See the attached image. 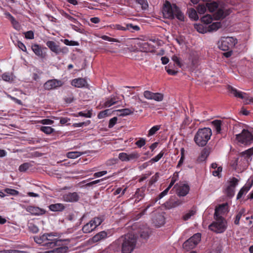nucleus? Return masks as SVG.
Masks as SVG:
<instances>
[{
    "mask_svg": "<svg viewBox=\"0 0 253 253\" xmlns=\"http://www.w3.org/2000/svg\"><path fill=\"white\" fill-rule=\"evenodd\" d=\"M138 236L134 232L122 236L114 244L121 246L122 253H131L135 248Z\"/></svg>",
    "mask_w": 253,
    "mask_h": 253,
    "instance_id": "obj_1",
    "label": "nucleus"
},
{
    "mask_svg": "<svg viewBox=\"0 0 253 253\" xmlns=\"http://www.w3.org/2000/svg\"><path fill=\"white\" fill-rule=\"evenodd\" d=\"M163 13L165 18L171 20L176 18L181 21H184V14L179 7L176 4H171L168 0H166L164 4Z\"/></svg>",
    "mask_w": 253,
    "mask_h": 253,
    "instance_id": "obj_2",
    "label": "nucleus"
},
{
    "mask_svg": "<svg viewBox=\"0 0 253 253\" xmlns=\"http://www.w3.org/2000/svg\"><path fill=\"white\" fill-rule=\"evenodd\" d=\"M211 135L210 127H202L199 129L194 137V141L199 146H204L206 145Z\"/></svg>",
    "mask_w": 253,
    "mask_h": 253,
    "instance_id": "obj_3",
    "label": "nucleus"
},
{
    "mask_svg": "<svg viewBox=\"0 0 253 253\" xmlns=\"http://www.w3.org/2000/svg\"><path fill=\"white\" fill-rule=\"evenodd\" d=\"M48 236L46 234H44L41 236H36L34 237V241L37 244L50 248H52L56 246H60V243L62 241L61 240L48 239Z\"/></svg>",
    "mask_w": 253,
    "mask_h": 253,
    "instance_id": "obj_4",
    "label": "nucleus"
},
{
    "mask_svg": "<svg viewBox=\"0 0 253 253\" xmlns=\"http://www.w3.org/2000/svg\"><path fill=\"white\" fill-rule=\"evenodd\" d=\"M213 221L209 226V229L216 233H223L226 229L227 222L223 217L214 218Z\"/></svg>",
    "mask_w": 253,
    "mask_h": 253,
    "instance_id": "obj_5",
    "label": "nucleus"
},
{
    "mask_svg": "<svg viewBox=\"0 0 253 253\" xmlns=\"http://www.w3.org/2000/svg\"><path fill=\"white\" fill-rule=\"evenodd\" d=\"M238 142L244 145H250L253 142V130L244 129L240 134L236 135Z\"/></svg>",
    "mask_w": 253,
    "mask_h": 253,
    "instance_id": "obj_6",
    "label": "nucleus"
},
{
    "mask_svg": "<svg viewBox=\"0 0 253 253\" xmlns=\"http://www.w3.org/2000/svg\"><path fill=\"white\" fill-rule=\"evenodd\" d=\"M237 43L236 39L233 37L222 38L218 42V48L223 51H228Z\"/></svg>",
    "mask_w": 253,
    "mask_h": 253,
    "instance_id": "obj_7",
    "label": "nucleus"
},
{
    "mask_svg": "<svg viewBox=\"0 0 253 253\" xmlns=\"http://www.w3.org/2000/svg\"><path fill=\"white\" fill-rule=\"evenodd\" d=\"M201 235L200 233L195 234L192 237L186 240L183 244V248L189 251L195 248L201 241Z\"/></svg>",
    "mask_w": 253,
    "mask_h": 253,
    "instance_id": "obj_8",
    "label": "nucleus"
},
{
    "mask_svg": "<svg viewBox=\"0 0 253 253\" xmlns=\"http://www.w3.org/2000/svg\"><path fill=\"white\" fill-rule=\"evenodd\" d=\"M207 125H212L213 126H230L231 125H232L233 126H237V124L234 120H230L228 119L222 120H215L213 121L208 122Z\"/></svg>",
    "mask_w": 253,
    "mask_h": 253,
    "instance_id": "obj_9",
    "label": "nucleus"
},
{
    "mask_svg": "<svg viewBox=\"0 0 253 253\" xmlns=\"http://www.w3.org/2000/svg\"><path fill=\"white\" fill-rule=\"evenodd\" d=\"M239 180L235 177H232L229 181V185L226 188L225 192L227 196L230 198L234 196L235 188L238 184Z\"/></svg>",
    "mask_w": 253,
    "mask_h": 253,
    "instance_id": "obj_10",
    "label": "nucleus"
},
{
    "mask_svg": "<svg viewBox=\"0 0 253 253\" xmlns=\"http://www.w3.org/2000/svg\"><path fill=\"white\" fill-rule=\"evenodd\" d=\"M228 205L227 203L219 205L215 209L214 218L223 217L222 216L228 213Z\"/></svg>",
    "mask_w": 253,
    "mask_h": 253,
    "instance_id": "obj_11",
    "label": "nucleus"
},
{
    "mask_svg": "<svg viewBox=\"0 0 253 253\" xmlns=\"http://www.w3.org/2000/svg\"><path fill=\"white\" fill-rule=\"evenodd\" d=\"M62 84L60 81L52 79L46 82L43 84V87L45 90H49L60 86Z\"/></svg>",
    "mask_w": 253,
    "mask_h": 253,
    "instance_id": "obj_12",
    "label": "nucleus"
},
{
    "mask_svg": "<svg viewBox=\"0 0 253 253\" xmlns=\"http://www.w3.org/2000/svg\"><path fill=\"white\" fill-rule=\"evenodd\" d=\"M26 211L34 215H42L45 214L46 211L44 209L38 207L29 206L26 209Z\"/></svg>",
    "mask_w": 253,
    "mask_h": 253,
    "instance_id": "obj_13",
    "label": "nucleus"
},
{
    "mask_svg": "<svg viewBox=\"0 0 253 253\" xmlns=\"http://www.w3.org/2000/svg\"><path fill=\"white\" fill-rule=\"evenodd\" d=\"M119 98L117 95H111L110 98L107 99L102 106L101 105H98L97 108L100 109L102 108L109 107L114 104H116L119 101Z\"/></svg>",
    "mask_w": 253,
    "mask_h": 253,
    "instance_id": "obj_14",
    "label": "nucleus"
},
{
    "mask_svg": "<svg viewBox=\"0 0 253 253\" xmlns=\"http://www.w3.org/2000/svg\"><path fill=\"white\" fill-rule=\"evenodd\" d=\"M228 89L229 92L232 94L236 97L241 99L248 98V96L246 93L239 91L232 86L229 85L228 87Z\"/></svg>",
    "mask_w": 253,
    "mask_h": 253,
    "instance_id": "obj_15",
    "label": "nucleus"
},
{
    "mask_svg": "<svg viewBox=\"0 0 253 253\" xmlns=\"http://www.w3.org/2000/svg\"><path fill=\"white\" fill-rule=\"evenodd\" d=\"M189 189V186L187 184H180L177 188L176 194L179 197L185 196L188 193Z\"/></svg>",
    "mask_w": 253,
    "mask_h": 253,
    "instance_id": "obj_16",
    "label": "nucleus"
},
{
    "mask_svg": "<svg viewBox=\"0 0 253 253\" xmlns=\"http://www.w3.org/2000/svg\"><path fill=\"white\" fill-rule=\"evenodd\" d=\"M63 199L67 202H75L79 200V196L76 192L68 193L63 195Z\"/></svg>",
    "mask_w": 253,
    "mask_h": 253,
    "instance_id": "obj_17",
    "label": "nucleus"
},
{
    "mask_svg": "<svg viewBox=\"0 0 253 253\" xmlns=\"http://www.w3.org/2000/svg\"><path fill=\"white\" fill-rule=\"evenodd\" d=\"M87 84L86 81L83 78H77L73 79L71 82V84L78 88L84 87Z\"/></svg>",
    "mask_w": 253,
    "mask_h": 253,
    "instance_id": "obj_18",
    "label": "nucleus"
},
{
    "mask_svg": "<svg viewBox=\"0 0 253 253\" xmlns=\"http://www.w3.org/2000/svg\"><path fill=\"white\" fill-rule=\"evenodd\" d=\"M211 153L210 148L205 147L201 151L200 155L198 157L197 161L198 163H201L205 161Z\"/></svg>",
    "mask_w": 253,
    "mask_h": 253,
    "instance_id": "obj_19",
    "label": "nucleus"
},
{
    "mask_svg": "<svg viewBox=\"0 0 253 253\" xmlns=\"http://www.w3.org/2000/svg\"><path fill=\"white\" fill-rule=\"evenodd\" d=\"M62 242H69L70 240L69 239H65L64 240H61ZM60 244V246H58L59 247L53 249L54 253H66L68 252L69 250V248L66 245H63V244Z\"/></svg>",
    "mask_w": 253,
    "mask_h": 253,
    "instance_id": "obj_20",
    "label": "nucleus"
},
{
    "mask_svg": "<svg viewBox=\"0 0 253 253\" xmlns=\"http://www.w3.org/2000/svg\"><path fill=\"white\" fill-rule=\"evenodd\" d=\"M107 236V233L105 231H102L95 235H94L92 238V240L93 242L96 243L100 241L101 240H103L105 239Z\"/></svg>",
    "mask_w": 253,
    "mask_h": 253,
    "instance_id": "obj_21",
    "label": "nucleus"
},
{
    "mask_svg": "<svg viewBox=\"0 0 253 253\" xmlns=\"http://www.w3.org/2000/svg\"><path fill=\"white\" fill-rule=\"evenodd\" d=\"M46 45L51 51L54 52L56 54H58L59 45H57L54 42L48 41L46 42Z\"/></svg>",
    "mask_w": 253,
    "mask_h": 253,
    "instance_id": "obj_22",
    "label": "nucleus"
},
{
    "mask_svg": "<svg viewBox=\"0 0 253 253\" xmlns=\"http://www.w3.org/2000/svg\"><path fill=\"white\" fill-rule=\"evenodd\" d=\"M49 210L53 211H62L65 209V206L61 203L51 204L48 207Z\"/></svg>",
    "mask_w": 253,
    "mask_h": 253,
    "instance_id": "obj_23",
    "label": "nucleus"
},
{
    "mask_svg": "<svg viewBox=\"0 0 253 253\" xmlns=\"http://www.w3.org/2000/svg\"><path fill=\"white\" fill-rule=\"evenodd\" d=\"M7 16L9 17V19L13 27L17 31H20L21 29V25L18 22L15 18L11 15L9 13H7Z\"/></svg>",
    "mask_w": 253,
    "mask_h": 253,
    "instance_id": "obj_24",
    "label": "nucleus"
},
{
    "mask_svg": "<svg viewBox=\"0 0 253 253\" xmlns=\"http://www.w3.org/2000/svg\"><path fill=\"white\" fill-rule=\"evenodd\" d=\"M32 49L33 51V52L35 53V54L41 58H43L44 57V55L42 50V48L39 44H34L32 45Z\"/></svg>",
    "mask_w": 253,
    "mask_h": 253,
    "instance_id": "obj_25",
    "label": "nucleus"
},
{
    "mask_svg": "<svg viewBox=\"0 0 253 253\" xmlns=\"http://www.w3.org/2000/svg\"><path fill=\"white\" fill-rule=\"evenodd\" d=\"M221 23L220 22H215L212 23L211 24L207 25V31L208 32H212L217 31L218 29L221 28Z\"/></svg>",
    "mask_w": 253,
    "mask_h": 253,
    "instance_id": "obj_26",
    "label": "nucleus"
},
{
    "mask_svg": "<svg viewBox=\"0 0 253 253\" xmlns=\"http://www.w3.org/2000/svg\"><path fill=\"white\" fill-rule=\"evenodd\" d=\"M227 15V14L225 13L223 9L219 8L214 14L213 16L215 19L219 20L225 18Z\"/></svg>",
    "mask_w": 253,
    "mask_h": 253,
    "instance_id": "obj_27",
    "label": "nucleus"
},
{
    "mask_svg": "<svg viewBox=\"0 0 253 253\" xmlns=\"http://www.w3.org/2000/svg\"><path fill=\"white\" fill-rule=\"evenodd\" d=\"M95 229L94 226L93 225V223L90 221L83 227L82 230L84 233H88L92 232Z\"/></svg>",
    "mask_w": 253,
    "mask_h": 253,
    "instance_id": "obj_28",
    "label": "nucleus"
},
{
    "mask_svg": "<svg viewBox=\"0 0 253 253\" xmlns=\"http://www.w3.org/2000/svg\"><path fill=\"white\" fill-rule=\"evenodd\" d=\"M252 186V184H251L249 186H244L239 191V193L237 194V199H240L242 198L243 195L244 194H246L250 189Z\"/></svg>",
    "mask_w": 253,
    "mask_h": 253,
    "instance_id": "obj_29",
    "label": "nucleus"
},
{
    "mask_svg": "<svg viewBox=\"0 0 253 253\" xmlns=\"http://www.w3.org/2000/svg\"><path fill=\"white\" fill-rule=\"evenodd\" d=\"M118 111L120 113V116H125L133 113L134 111V109L132 107H131L130 108H125L119 110Z\"/></svg>",
    "mask_w": 253,
    "mask_h": 253,
    "instance_id": "obj_30",
    "label": "nucleus"
},
{
    "mask_svg": "<svg viewBox=\"0 0 253 253\" xmlns=\"http://www.w3.org/2000/svg\"><path fill=\"white\" fill-rule=\"evenodd\" d=\"M196 10L193 8H191L188 9L189 17L190 19H193L195 21L198 20L199 17Z\"/></svg>",
    "mask_w": 253,
    "mask_h": 253,
    "instance_id": "obj_31",
    "label": "nucleus"
},
{
    "mask_svg": "<svg viewBox=\"0 0 253 253\" xmlns=\"http://www.w3.org/2000/svg\"><path fill=\"white\" fill-rule=\"evenodd\" d=\"M207 8L210 12H212L218 7V4L215 1L206 3Z\"/></svg>",
    "mask_w": 253,
    "mask_h": 253,
    "instance_id": "obj_32",
    "label": "nucleus"
},
{
    "mask_svg": "<svg viewBox=\"0 0 253 253\" xmlns=\"http://www.w3.org/2000/svg\"><path fill=\"white\" fill-rule=\"evenodd\" d=\"M201 20L202 23L205 24L206 25H208V24L212 22L213 18L211 15L207 14L203 16Z\"/></svg>",
    "mask_w": 253,
    "mask_h": 253,
    "instance_id": "obj_33",
    "label": "nucleus"
},
{
    "mask_svg": "<svg viewBox=\"0 0 253 253\" xmlns=\"http://www.w3.org/2000/svg\"><path fill=\"white\" fill-rule=\"evenodd\" d=\"M84 154V153L83 152H80L78 151H73L68 152L66 155L68 158L76 159Z\"/></svg>",
    "mask_w": 253,
    "mask_h": 253,
    "instance_id": "obj_34",
    "label": "nucleus"
},
{
    "mask_svg": "<svg viewBox=\"0 0 253 253\" xmlns=\"http://www.w3.org/2000/svg\"><path fill=\"white\" fill-rule=\"evenodd\" d=\"M151 232L150 229L145 228L140 232V236L142 239H147L149 238Z\"/></svg>",
    "mask_w": 253,
    "mask_h": 253,
    "instance_id": "obj_35",
    "label": "nucleus"
},
{
    "mask_svg": "<svg viewBox=\"0 0 253 253\" xmlns=\"http://www.w3.org/2000/svg\"><path fill=\"white\" fill-rule=\"evenodd\" d=\"M111 113L112 111L111 109H106L104 111L100 112L97 115V117L99 119H102L111 115Z\"/></svg>",
    "mask_w": 253,
    "mask_h": 253,
    "instance_id": "obj_36",
    "label": "nucleus"
},
{
    "mask_svg": "<svg viewBox=\"0 0 253 253\" xmlns=\"http://www.w3.org/2000/svg\"><path fill=\"white\" fill-rule=\"evenodd\" d=\"M207 5L206 3H202V4H199L197 7V10L199 14H203L205 13V12L207 10Z\"/></svg>",
    "mask_w": 253,
    "mask_h": 253,
    "instance_id": "obj_37",
    "label": "nucleus"
},
{
    "mask_svg": "<svg viewBox=\"0 0 253 253\" xmlns=\"http://www.w3.org/2000/svg\"><path fill=\"white\" fill-rule=\"evenodd\" d=\"M196 29H197V31L200 33L204 34L208 32V31H207V25H197Z\"/></svg>",
    "mask_w": 253,
    "mask_h": 253,
    "instance_id": "obj_38",
    "label": "nucleus"
},
{
    "mask_svg": "<svg viewBox=\"0 0 253 253\" xmlns=\"http://www.w3.org/2000/svg\"><path fill=\"white\" fill-rule=\"evenodd\" d=\"M90 221L93 223V225L94 226L95 228H96L103 222V219L101 217H95L91 220Z\"/></svg>",
    "mask_w": 253,
    "mask_h": 253,
    "instance_id": "obj_39",
    "label": "nucleus"
},
{
    "mask_svg": "<svg viewBox=\"0 0 253 253\" xmlns=\"http://www.w3.org/2000/svg\"><path fill=\"white\" fill-rule=\"evenodd\" d=\"M32 166V165L30 163H25L19 166V170L21 172H25Z\"/></svg>",
    "mask_w": 253,
    "mask_h": 253,
    "instance_id": "obj_40",
    "label": "nucleus"
},
{
    "mask_svg": "<svg viewBox=\"0 0 253 253\" xmlns=\"http://www.w3.org/2000/svg\"><path fill=\"white\" fill-rule=\"evenodd\" d=\"M136 2L141 5V8L143 10H146L148 8V4L147 0H135Z\"/></svg>",
    "mask_w": 253,
    "mask_h": 253,
    "instance_id": "obj_41",
    "label": "nucleus"
},
{
    "mask_svg": "<svg viewBox=\"0 0 253 253\" xmlns=\"http://www.w3.org/2000/svg\"><path fill=\"white\" fill-rule=\"evenodd\" d=\"M245 212V210L244 209H241L237 213L235 219L234 220V223L236 225H238L239 224V221L242 215L244 214Z\"/></svg>",
    "mask_w": 253,
    "mask_h": 253,
    "instance_id": "obj_42",
    "label": "nucleus"
},
{
    "mask_svg": "<svg viewBox=\"0 0 253 253\" xmlns=\"http://www.w3.org/2000/svg\"><path fill=\"white\" fill-rule=\"evenodd\" d=\"M164 99V95L161 93H154L153 94L152 100H154L157 101H161Z\"/></svg>",
    "mask_w": 253,
    "mask_h": 253,
    "instance_id": "obj_43",
    "label": "nucleus"
},
{
    "mask_svg": "<svg viewBox=\"0 0 253 253\" xmlns=\"http://www.w3.org/2000/svg\"><path fill=\"white\" fill-rule=\"evenodd\" d=\"M183 203V201H182L180 200H177L175 201H170L169 202V208H175L176 207L181 205V204H182Z\"/></svg>",
    "mask_w": 253,
    "mask_h": 253,
    "instance_id": "obj_44",
    "label": "nucleus"
},
{
    "mask_svg": "<svg viewBox=\"0 0 253 253\" xmlns=\"http://www.w3.org/2000/svg\"><path fill=\"white\" fill-rule=\"evenodd\" d=\"M61 41L66 45L69 46H77L79 45L78 42L74 41H69L68 39L61 40Z\"/></svg>",
    "mask_w": 253,
    "mask_h": 253,
    "instance_id": "obj_45",
    "label": "nucleus"
},
{
    "mask_svg": "<svg viewBox=\"0 0 253 253\" xmlns=\"http://www.w3.org/2000/svg\"><path fill=\"white\" fill-rule=\"evenodd\" d=\"M126 28L127 30H130L131 32L138 31L140 30V28L137 25H133L132 24H126Z\"/></svg>",
    "mask_w": 253,
    "mask_h": 253,
    "instance_id": "obj_46",
    "label": "nucleus"
},
{
    "mask_svg": "<svg viewBox=\"0 0 253 253\" xmlns=\"http://www.w3.org/2000/svg\"><path fill=\"white\" fill-rule=\"evenodd\" d=\"M140 157V155L137 152H133L128 154L127 161H133L137 159Z\"/></svg>",
    "mask_w": 253,
    "mask_h": 253,
    "instance_id": "obj_47",
    "label": "nucleus"
},
{
    "mask_svg": "<svg viewBox=\"0 0 253 253\" xmlns=\"http://www.w3.org/2000/svg\"><path fill=\"white\" fill-rule=\"evenodd\" d=\"M4 191L8 194L16 196L19 194V192L15 189H10V188H6L4 189Z\"/></svg>",
    "mask_w": 253,
    "mask_h": 253,
    "instance_id": "obj_48",
    "label": "nucleus"
},
{
    "mask_svg": "<svg viewBox=\"0 0 253 253\" xmlns=\"http://www.w3.org/2000/svg\"><path fill=\"white\" fill-rule=\"evenodd\" d=\"M153 94V92L149 90H145L143 92L144 97L149 100H152Z\"/></svg>",
    "mask_w": 253,
    "mask_h": 253,
    "instance_id": "obj_49",
    "label": "nucleus"
},
{
    "mask_svg": "<svg viewBox=\"0 0 253 253\" xmlns=\"http://www.w3.org/2000/svg\"><path fill=\"white\" fill-rule=\"evenodd\" d=\"M25 37L27 39L32 40L34 39V34L32 31H28L24 33Z\"/></svg>",
    "mask_w": 253,
    "mask_h": 253,
    "instance_id": "obj_50",
    "label": "nucleus"
},
{
    "mask_svg": "<svg viewBox=\"0 0 253 253\" xmlns=\"http://www.w3.org/2000/svg\"><path fill=\"white\" fill-rule=\"evenodd\" d=\"M41 130L44 133L49 134L54 132V129L52 127H40Z\"/></svg>",
    "mask_w": 253,
    "mask_h": 253,
    "instance_id": "obj_51",
    "label": "nucleus"
},
{
    "mask_svg": "<svg viewBox=\"0 0 253 253\" xmlns=\"http://www.w3.org/2000/svg\"><path fill=\"white\" fill-rule=\"evenodd\" d=\"M241 154L242 156H246L247 157H250L253 155V151L251 148H250L244 152H242Z\"/></svg>",
    "mask_w": 253,
    "mask_h": 253,
    "instance_id": "obj_52",
    "label": "nucleus"
},
{
    "mask_svg": "<svg viewBox=\"0 0 253 253\" xmlns=\"http://www.w3.org/2000/svg\"><path fill=\"white\" fill-rule=\"evenodd\" d=\"M195 211L193 210L190 211L188 213L184 215L183 218L184 220H187L189 219L192 216L195 214Z\"/></svg>",
    "mask_w": 253,
    "mask_h": 253,
    "instance_id": "obj_53",
    "label": "nucleus"
},
{
    "mask_svg": "<svg viewBox=\"0 0 253 253\" xmlns=\"http://www.w3.org/2000/svg\"><path fill=\"white\" fill-rule=\"evenodd\" d=\"M146 144V141L144 138H141L135 142V144L139 147L141 148L144 146Z\"/></svg>",
    "mask_w": 253,
    "mask_h": 253,
    "instance_id": "obj_54",
    "label": "nucleus"
},
{
    "mask_svg": "<svg viewBox=\"0 0 253 253\" xmlns=\"http://www.w3.org/2000/svg\"><path fill=\"white\" fill-rule=\"evenodd\" d=\"M128 154L126 153H121L119 155V158L120 160L122 161H126L127 162V159H128Z\"/></svg>",
    "mask_w": 253,
    "mask_h": 253,
    "instance_id": "obj_55",
    "label": "nucleus"
},
{
    "mask_svg": "<svg viewBox=\"0 0 253 253\" xmlns=\"http://www.w3.org/2000/svg\"><path fill=\"white\" fill-rule=\"evenodd\" d=\"M184 148H182L181 149V158L178 163V164L177 165V168H179L182 165V164L183 163L184 159Z\"/></svg>",
    "mask_w": 253,
    "mask_h": 253,
    "instance_id": "obj_56",
    "label": "nucleus"
},
{
    "mask_svg": "<svg viewBox=\"0 0 253 253\" xmlns=\"http://www.w3.org/2000/svg\"><path fill=\"white\" fill-rule=\"evenodd\" d=\"M172 60H173V61L176 64V65L179 67H181L182 66V64L181 63L180 61V59H179V58L176 55H174L173 56H172Z\"/></svg>",
    "mask_w": 253,
    "mask_h": 253,
    "instance_id": "obj_57",
    "label": "nucleus"
},
{
    "mask_svg": "<svg viewBox=\"0 0 253 253\" xmlns=\"http://www.w3.org/2000/svg\"><path fill=\"white\" fill-rule=\"evenodd\" d=\"M2 79H3V80L6 82H9L12 80V79L11 76L9 75V73H5L2 74Z\"/></svg>",
    "mask_w": 253,
    "mask_h": 253,
    "instance_id": "obj_58",
    "label": "nucleus"
},
{
    "mask_svg": "<svg viewBox=\"0 0 253 253\" xmlns=\"http://www.w3.org/2000/svg\"><path fill=\"white\" fill-rule=\"evenodd\" d=\"M164 152H161L158 155L151 159V161L153 162H157L160 160V159L163 156Z\"/></svg>",
    "mask_w": 253,
    "mask_h": 253,
    "instance_id": "obj_59",
    "label": "nucleus"
},
{
    "mask_svg": "<svg viewBox=\"0 0 253 253\" xmlns=\"http://www.w3.org/2000/svg\"><path fill=\"white\" fill-rule=\"evenodd\" d=\"M222 167H218L217 168L216 170H215L212 171L213 175H214V176H218V177H219L220 173L222 171Z\"/></svg>",
    "mask_w": 253,
    "mask_h": 253,
    "instance_id": "obj_60",
    "label": "nucleus"
},
{
    "mask_svg": "<svg viewBox=\"0 0 253 253\" xmlns=\"http://www.w3.org/2000/svg\"><path fill=\"white\" fill-rule=\"evenodd\" d=\"M29 228L30 231L33 233H38L39 231L38 227L34 224L30 225V226L29 227Z\"/></svg>",
    "mask_w": 253,
    "mask_h": 253,
    "instance_id": "obj_61",
    "label": "nucleus"
},
{
    "mask_svg": "<svg viewBox=\"0 0 253 253\" xmlns=\"http://www.w3.org/2000/svg\"><path fill=\"white\" fill-rule=\"evenodd\" d=\"M80 116H83L86 118H90L91 116L92 113L90 111H88L86 113L84 112H80L79 113Z\"/></svg>",
    "mask_w": 253,
    "mask_h": 253,
    "instance_id": "obj_62",
    "label": "nucleus"
},
{
    "mask_svg": "<svg viewBox=\"0 0 253 253\" xmlns=\"http://www.w3.org/2000/svg\"><path fill=\"white\" fill-rule=\"evenodd\" d=\"M17 45L18 47L24 52L27 51L26 47L25 44L20 41L17 42Z\"/></svg>",
    "mask_w": 253,
    "mask_h": 253,
    "instance_id": "obj_63",
    "label": "nucleus"
},
{
    "mask_svg": "<svg viewBox=\"0 0 253 253\" xmlns=\"http://www.w3.org/2000/svg\"><path fill=\"white\" fill-rule=\"evenodd\" d=\"M21 251L15 250H4L1 251V253H21Z\"/></svg>",
    "mask_w": 253,
    "mask_h": 253,
    "instance_id": "obj_64",
    "label": "nucleus"
}]
</instances>
